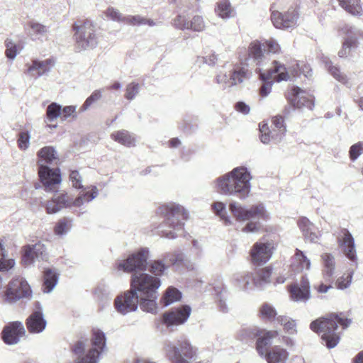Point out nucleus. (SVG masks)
Here are the masks:
<instances>
[{"instance_id":"obj_1","label":"nucleus","mask_w":363,"mask_h":363,"mask_svg":"<svg viewBox=\"0 0 363 363\" xmlns=\"http://www.w3.org/2000/svg\"><path fill=\"white\" fill-rule=\"evenodd\" d=\"M252 179L250 170L245 166H239L218 177L215 180V184L220 194L244 201L250 194Z\"/></svg>"},{"instance_id":"obj_2","label":"nucleus","mask_w":363,"mask_h":363,"mask_svg":"<svg viewBox=\"0 0 363 363\" xmlns=\"http://www.w3.org/2000/svg\"><path fill=\"white\" fill-rule=\"evenodd\" d=\"M157 213L164 218L163 222L158 226V233L160 236L175 239L179 233H182L184 221L189 218V213L180 204L169 203L158 208Z\"/></svg>"},{"instance_id":"obj_3","label":"nucleus","mask_w":363,"mask_h":363,"mask_svg":"<svg viewBox=\"0 0 363 363\" xmlns=\"http://www.w3.org/2000/svg\"><path fill=\"white\" fill-rule=\"evenodd\" d=\"M351 323L352 320L350 318H342L337 313H330L312 321L310 328L313 332L321 334V338L325 342L326 347L332 349L340 340V334L337 332V325L340 324L342 329H346Z\"/></svg>"},{"instance_id":"obj_4","label":"nucleus","mask_w":363,"mask_h":363,"mask_svg":"<svg viewBox=\"0 0 363 363\" xmlns=\"http://www.w3.org/2000/svg\"><path fill=\"white\" fill-rule=\"evenodd\" d=\"M134 286H137L139 292L140 308L143 311L156 313L157 309V290L161 286L160 278L152 277L149 274H141L139 278H135Z\"/></svg>"},{"instance_id":"obj_5","label":"nucleus","mask_w":363,"mask_h":363,"mask_svg":"<svg viewBox=\"0 0 363 363\" xmlns=\"http://www.w3.org/2000/svg\"><path fill=\"white\" fill-rule=\"evenodd\" d=\"M98 195L99 191L95 186L91 187V192L80 193L74 199L71 198L67 193L55 194L52 199L45 204L46 212L48 214H53L63 208L80 207L84 203H89L94 200Z\"/></svg>"},{"instance_id":"obj_6","label":"nucleus","mask_w":363,"mask_h":363,"mask_svg":"<svg viewBox=\"0 0 363 363\" xmlns=\"http://www.w3.org/2000/svg\"><path fill=\"white\" fill-rule=\"evenodd\" d=\"M150 257V250L147 247H140L129 254L126 258L118 260L116 268L119 271L132 273L131 278L134 275L146 274L147 268V259Z\"/></svg>"},{"instance_id":"obj_7","label":"nucleus","mask_w":363,"mask_h":363,"mask_svg":"<svg viewBox=\"0 0 363 363\" xmlns=\"http://www.w3.org/2000/svg\"><path fill=\"white\" fill-rule=\"evenodd\" d=\"M33 297V291L26 279L22 277L12 279L1 293L2 301L7 304H14L20 300L29 301Z\"/></svg>"},{"instance_id":"obj_8","label":"nucleus","mask_w":363,"mask_h":363,"mask_svg":"<svg viewBox=\"0 0 363 363\" xmlns=\"http://www.w3.org/2000/svg\"><path fill=\"white\" fill-rule=\"evenodd\" d=\"M273 66L269 69H264L257 67L256 71L259 73L260 79L263 82L259 89V94L262 96H267L272 91L273 82L288 81L290 79L286 68L284 65L274 60Z\"/></svg>"},{"instance_id":"obj_9","label":"nucleus","mask_w":363,"mask_h":363,"mask_svg":"<svg viewBox=\"0 0 363 363\" xmlns=\"http://www.w3.org/2000/svg\"><path fill=\"white\" fill-rule=\"evenodd\" d=\"M73 29L74 30L75 48L78 51L93 49L96 47L99 43V35L91 21L86 20L80 25L74 23Z\"/></svg>"},{"instance_id":"obj_10","label":"nucleus","mask_w":363,"mask_h":363,"mask_svg":"<svg viewBox=\"0 0 363 363\" xmlns=\"http://www.w3.org/2000/svg\"><path fill=\"white\" fill-rule=\"evenodd\" d=\"M164 351L172 363H190L196 357L197 349L189 340H179L177 345L167 342Z\"/></svg>"},{"instance_id":"obj_11","label":"nucleus","mask_w":363,"mask_h":363,"mask_svg":"<svg viewBox=\"0 0 363 363\" xmlns=\"http://www.w3.org/2000/svg\"><path fill=\"white\" fill-rule=\"evenodd\" d=\"M141 275H134L130 280V289L118 295L114 300V306L117 312L122 315L135 311L139 304V292L137 286H134L135 278Z\"/></svg>"},{"instance_id":"obj_12","label":"nucleus","mask_w":363,"mask_h":363,"mask_svg":"<svg viewBox=\"0 0 363 363\" xmlns=\"http://www.w3.org/2000/svg\"><path fill=\"white\" fill-rule=\"evenodd\" d=\"M229 210L238 221H246L251 219L267 220L269 215L263 203L252 205L250 208L236 201H232L228 206Z\"/></svg>"},{"instance_id":"obj_13","label":"nucleus","mask_w":363,"mask_h":363,"mask_svg":"<svg viewBox=\"0 0 363 363\" xmlns=\"http://www.w3.org/2000/svg\"><path fill=\"white\" fill-rule=\"evenodd\" d=\"M191 313V308L188 305H182L172 308L164 312L162 315V322L168 328L183 325L186 322Z\"/></svg>"},{"instance_id":"obj_14","label":"nucleus","mask_w":363,"mask_h":363,"mask_svg":"<svg viewBox=\"0 0 363 363\" xmlns=\"http://www.w3.org/2000/svg\"><path fill=\"white\" fill-rule=\"evenodd\" d=\"M92 347L85 356L79 358L77 363H97L100 354L106 347L105 333L101 330L94 331L91 339Z\"/></svg>"},{"instance_id":"obj_15","label":"nucleus","mask_w":363,"mask_h":363,"mask_svg":"<svg viewBox=\"0 0 363 363\" xmlns=\"http://www.w3.org/2000/svg\"><path fill=\"white\" fill-rule=\"evenodd\" d=\"M247 72L245 67L236 66L228 74H217L215 80L217 84H223V89L232 87L242 84L247 79Z\"/></svg>"},{"instance_id":"obj_16","label":"nucleus","mask_w":363,"mask_h":363,"mask_svg":"<svg viewBox=\"0 0 363 363\" xmlns=\"http://www.w3.org/2000/svg\"><path fill=\"white\" fill-rule=\"evenodd\" d=\"M291 105L296 108H307L312 110L314 107V97L306 90L298 86H294L287 95Z\"/></svg>"},{"instance_id":"obj_17","label":"nucleus","mask_w":363,"mask_h":363,"mask_svg":"<svg viewBox=\"0 0 363 363\" xmlns=\"http://www.w3.org/2000/svg\"><path fill=\"white\" fill-rule=\"evenodd\" d=\"M346 37L342 48L338 52L340 57H347L352 50L358 46V38H363V31L354 26H346L345 28Z\"/></svg>"},{"instance_id":"obj_18","label":"nucleus","mask_w":363,"mask_h":363,"mask_svg":"<svg viewBox=\"0 0 363 363\" xmlns=\"http://www.w3.org/2000/svg\"><path fill=\"white\" fill-rule=\"evenodd\" d=\"M298 18V11L294 9H289L286 13L273 11L271 15V20L274 26L279 29H288L294 28L297 24Z\"/></svg>"},{"instance_id":"obj_19","label":"nucleus","mask_w":363,"mask_h":363,"mask_svg":"<svg viewBox=\"0 0 363 363\" xmlns=\"http://www.w3.org/2000/svg\"><path fill=\"white\" fill-rule=\"evenodd\" d=\"M25 328L20 321H15L6 325L1 333V337L5 344L13 345L17 344L21 337L25 335Z\"/></svg>"},{"instance_id":"obj_20","label":"nucleus","mask_w":363,"mask_h":363,"mask_svg":"<svg viewBox=\"0 0 363 363\" xmlns=\"http://www.w3.org/2000/svg\"><path fill=\"white\" fill-rule=\"evenodd\" d=\"M38 174L46 191H54L55 186L61 182V174L58 168L52 169L48 166L38 167Z\"/></svg>"},{"instance_id":"obj_21","label":"nucleus","mask_w":363,"mask_h":363,"mask_svg":"<svg viewBox=\"0 0 363 363\" xmlns=\"http://www.w3.org/2000/svg\"><path fill=\"white\" fill-rule=\"evenodd\" d=\"M46 258V248L40 242L23 247V262L24 264L30 265L35 260H44Z\"/></svg>"},{"instance_id":"obj_22","label":"nucleus","mask_w":363,"mask_h":363,"mask_svg":"<svg viewBox=\"0 0 363 363\" xmlns=\"http://www.w3.org/2000/svg\"><path fill=\"white\" fill-rule=\"evenodd\" d=\"M272 246L270 243L256 242L251 252V258L253 264L262 265L267 262L272 257Z\"/></svg>"},{"instance_id":"obj_23","label":"nucleus","mask_w":363,"mask_h":363,"mask_svg":"<svg viewBox=\"0 0 363 363\" xmlns=\"http://www.w3.org/2000/svg\"><path fill=\"white\" fill-rule=\"evenodd\" d=\"M290 296L293 301L306 302L311 298L310 284L306 276L302 277L300 284H294L289 289Z\"/></svg>"},{"instance_id":"obj_24","label":"nucleus","mask_w":363,"mask_h":363,"mask_svg":"<svg viewBox=\"0 0 363 363\" xmlns=\"http://www.w3.org/2000/svg\"><path fill=\"white\" fill-rule=\"evenodd\" d=\"M342 233L343 237L342 240H339V245L342 247L345 255L357 265V256L354 238L347 229L342 230Z\"/></svg>"},{"instance_id":"obj_25","label":"nucleus","mask_w":363,"mask_h":363,"mask_svg":"<svg viewBox=\"0 0 363 363\" xmlns=\"http://www.w3.org/2000/svg\"><path fill=\"white\" fill-rule=\"evenodd\" d=\"M55 65L52 59L45 60H34L32 65L28 66L27 72L35 79L39 78L43 74H48Z\"/></svg>"},{"instance_id":"obj_26","label":"nucleus","mask_w":363,"mask_h":363,"mask_svg":"<svg viewBox=\"0 0 363 363\" xmlns=\"http://www.w3.org/2000/svg\"><path fill=\"white\" fill-rule=\"evenodd\" d=\"M47 325V321L43 313L33 311L26 320L28 330L31 333H40L43 332Z\"/></svg>"},{"instance_id":"obj_27","label":"nucleus","mask_w":363,"mask_h":363,"mask_svg":"<svg viewBox=\"0 0 363 363\" xmlns=\"http://www.w3.org/2000/svg\"><path fill=\"white\" fill-rule=\"evenodd\" d=\"M278 335L277 330H262V333L257 337L256 342V350L261 357L268 352V347L272 345V340Z\"/></svg>"},{"instance_id":"obj_28","label":"nucleus","mask_w":363,"mask_h":363,"mask_svg":"<svg viewBox=\"0 0 363 363\" xmlns=\"http://www.w3.org/2000/svg\"><path fill=\"white\" fill-rule=\"evenodd\" d=\"M262 45L260 42L256 40L252 42L248 48V57L246 59V64L249 65L250 61H252L256 65L260 66L265 60L266 55L262 49Z\"/></svg>"},{"instance_id":"obj_29","label":"nucleus","mask_w":363,"mask_h":363,"mask_svg":"<svg viewBox=\"0 0 363 363\" xmlns=\"http://www.w3.org/2000/svg\"><path fill=\"white\" fill-rule=\"evenodd\" d=\"M59 280V274L55 269L45 268L43 271V291L50 293L56 286Z\"/></svg>"},{"instance_id":"obj_30","label":"nucleus","mask_w":363,"mask_h":363,"mask_svg":"<svg viewBox=\"0 0 363 363\" xmlns=\"http://www.w3.org/2000/svg\"><path fill=\"white\" fill-rule=\"evenodd\" d=\"M38 157V167L47 166L46 164H52V162L58 160L57 152L52 146H45L37 153Z\"/></svg>"},{"instance_id":"obj_31","label":"nucleus","mask_w":363,"mask_h":363,"mask_svg":"<svg viewBox=\"0 0 363 363\" xmlns=\"http://www.w3.org/2000/svg\"><path fill=\"white\" fill-rule=\"evenodd\" d=\"M298 226L306 240L312 242L318 241L319 232L316 230L314 225L307 218L303 217L300 218Z\"/></svg>"},{"instance_id":"obj_32","label":"nucleus","mask_w":363,"mask_h":363,"mask_svg":"<svg viewBox=\"0 0 363 363\" xmlns=\"http://www.w3.org/2000/svg\"><path fill=\"white\" fill-rule=\"evenodd\" d=\"M268 363H285L289 357L288 352L279 346L274 347L264 356Z\"/></svg>"},{"instance_id":"obj_33","label":"nucleus","mask_w":363,"mask_h":363,"mask_svg":"<svg viewBox=\"0 0 363 363\" xmlns=\"http://www.w3.org/2000/svg\"><path fill=\"white\" fill-rule=\"evenodd\" d=\"M272 269L269 267L259 269L254 274V286L255 288L262 289L267 284L270 283Z\"/></svg>"},{"instance_id":"obj_34","label":"nucleus","mask_w":363,"mask_h":363,"mask_svg":"<svg viewBox=\"0 0 363 363\" xmlns=\"http://www.w3.org/2000/svg\"><path fill=\"white\" fill-rule=\"evenodd\" d=\"M111 138L114 141L127 147H131L135 145V137L126 130L114 132L111 135Z\"/></svg>"},{"instance_id":"obj_35","label":"nucleus","mask_w":363,"mask_h":363,"mask_svg":"<svg viewBox=\"0 0 363 363\" xmlns=\"http://www.w3.org/2000/svg\"><path fill=\"white\" fill-rule=\"evenodd\" d=\"M234 280L238 287L243 290L251 289L254 286V274L242 272L235 274Z\"/></svg>"},{"instance_id":"obj_36","label":"nucleus","mask_w":363,"mask_h":363,"mask_svg":"<svg viewBox=\"0 0 363 363\" xmlns=\"http://www.w3.org/2000/svg\"><path fill=\"white\" fill-rule=\"evenodd\" d=\"M262 333V330L257 326H249L242 328L238 333V339L245 342L253 341Z\"/></svg>"},{"instance_id":"obj_37","label":"nucleus","mask_w":363,"mask_h":363,"mask_svg":"<svg viewBox=\"0 0 363 363\" xmlns=\"http://www.w3.org/2000/svg\"><path fill=\"white\" fill-rule=\"evenodd\" d=\"M322 61L325 64L330 74L338 82L348 86L347 76L342 73L337 67L333 66L331 60L326 56H323Z\"/></svg>"},{"instance_id":"obj_38","label":"nucleus","mask_w":363,"mask_h":363,"mask_svg":"<svg viewBox=\"0 0 363 363\" xmlns=\"http://www.w3.org/2000/svg\"><path fill=\"white\" fill-rule=\"evenodd\" d=\"M211 208L225 225L229 226L233 224V221L226 211L225 203L221 201H215L211 204Z\"/></svg>"},{"instance_id":"obj_39","label":"nucleus","mask_w":363,"mask_h":363,"mask_svg":"<svg viewBox=\"0 0 363 363\" xmlns=\"http://www.w3.org/2000/svg\"><path fill=\"white\" fill-rule=\"evenodd\" d=\"M295 265H297L296 269L297 271H303L304 269L308 270L311 268L310 259L301 250L298 249H296V253L293 257V262L291 263L292 267H294Z\"/></svg>"},{"instance_id":"obj_40","label":"nucleus","mask_w":363,"mask_h":363,"mask_svg":"<svg viewBox=\"0 0 363 363\" xmlns=\"http://www.w3.org/2000/svg\"><path fill=\"white\" fill-rule=\"evenodd\" d=\"M166 259H155L147 262L148 271L153 274L155 277L160 278L159 277L164 274L165 271L168 269V266L165 264Z\"/></svg>"},{"instance_id":"obj_41","label":"nucleus","mask_w":363,"mask_h":363,"mask_svg":"<svg viewBox=\"0 0 363 363\" xmlns=\"http://www.w3.org/2000/svg\"><path fill=\"white\" fill-rule=\"evenodd\" d=\"M215 12L221 18L228 19L233 16V10L228 0H223L217 3Z\"/></svg>"},{"instance_id":"obj_42","label":"nucleus","mask_w":363,"mask_h":363,"mask_svg":"<svg viewBox=\"0 0 363 363\" xmlns=\"http://www.w3.org/2000/svg\"><path fill=\"white\" fill-rule=\"evenodd\" d=\"M123 22L133 26L148 25L149 26L152 27L156 25L153 20L145 18L140 15L127 16L123 18Z\"/></svg>"},{"instance_id":"obj_43","label":"nucleus","mask_w":363,"mask_h":363,"mask_svg":"<svg viewBox=\"0 0 363 363\" xmlns=\"http://www.w3.org/2000/svg\"><path fill=\"white\" fill-rule=\"evenodd\" d=\"M182 298V293L174 287H169L161 299L164 306H168L175 301H179Z\"/></svg>"},{"instance_id":"obj_44","label":"nucleus","mask_w":363,"mask_h":363,"mask_svg":"<svg viewBox=\"0 0 363 363\" xmlns=\"http://www.w3.org/2000/svg\"><path fill=\"white\" fill-rule=\"evenodd\" d=\"M340 6L343 8L346 11L353 16H359L362 14V9L360 4H358L357 0H337Z\"/></svg>"},{"instance_id":"obj_45","label":"nucleus","mask_w":363,"mask_h":363,"mask_svg":"<svg viewBox=\"0 0 363 363\" xmlns=\"http://www.w3.org/2000/svg\"><path fill=\"white\" fill-rule=\"evenodd\" d=\"M259 313L262 319L269 321L275 320L277 315L274 307L268 303H264L261 305Z\"/></svg>"},{"instance_id":"obj_46","label":"nucleus","mask_w":363,"mask_h":363,"mask_svg":"<svg viewBox=\"0 0 363 363\" xmlns=\"http://www.w3.org/2000/svg\"><path fill=\"white\" fill-rule=\"evenodd\" d=\"M277 322L284 327V330L289 334L296 333V321L285 315H279L276 318Z\"/></svg>"},{"instance_id":"obj_47","label":"nucleus","mask_w":363,"mask_h":363,"mask_svg":"<svg viewBox=\"0 0 363 363\" xmlns=\"http://www.w3.org/2000/svg\"><path fill=\"white\" fill-rule=\"evenodd\" d=\"M61 115V105L57 103H51L46 109V118L45 122L46 123L52 122L56 120Z\"/></svg>"},{"instance_id":"obj_48","label":"nucleus","mask_w":363,"mask_h":363,"mask_svg":"<svg viewBox=\"0 0 363 363\" xmlns=\"http://www.w3.org/2000/svg\"><path fill=\"white\" fill-rule=\"evenodd\" d=\"M324 263V274L327 277H332L335 272V258L331 254H323L321 256Z\"/></svg>"},{"instance_id":"obj_49","label":"nucleus","mask_w":363,"mask_h":363,"mask_svg":"<svg viewBox=\"0 0 363 363\" xmlns=\"http://www.w3.org/2000/svg\"><path fill=\"white\" fill-rule=\"evenodd\" d=\"M72 219L63 218L58 220L55 226V233L57 235L67 234L72 227Z\"/></svg>"},{"instance_id":"obj_50","label":"nucleus","mask_w":363,"mask_h":363,"mask_svg":"<svg viewBox=\"0 0 363 363\" xmlns=\"http://www.w3.org/2000/svg\"><path fill=\"white\" fill-rule=\"evenodd\" d=\"M6 257L5 249L0 242V272H7L15 265L13 259H6Z\"/></svg>"},{"instance_id":"obj_51","label":"nucleus","mask_w":363,"mask_h":363,"mask_svg":"<svg viewBox=\"0 0 363 363\" xmlns=\"http://www.w3.org/2000/svg\"><path fill=\"white\" fill-rule=\"evenodd\" d=\"M186 30H192L196 32L203 31L205 28V23L202 16H194L191 21L186 23Z\"/></svg>"},{"instance_id":"obj_52","label":"nucleus","mask_w":363,"mask_h":363,"mask_svg":"<svg viewBox=\"0 0 363 363\" xmlns=\"http://www.w3.org/2000/svg\"><path fill=\"white\" fill-rule=\"evenodd\" d=\"M94 294L101 299H108L112 294V290L108 284L102 281L96 287Z\"/></svg>"},{"instance_id":"obj_53","label":"nucleus","mask_w":363,"mask_h":363,"mask_svg":"<svg viewBox=\"0 0 363 363\" xmlns=\"http://www.w3.org/2000/svg\"><path fill=\"white\" fill-rule=\"evenodd\" d=\"M30 28L33 34L38 38L45 36L48 32V29L45 26L33 21L30 22Z\"/></svg>"},{"instance_id":"obj_54","label":"nucleus","mask_w":363,"mask_h":363,"mask_svg":"<svg viewBox=\"0 0 363 363\" xmlns=\"http://www.w3.org/2000/svg\"><path fill=\"white\" fill-rule=\"evenodd\" d=\"M140 91V85L136 82H131L126 86L125 98L128 101L133 100Z\"/></svg>"},{"instance_id":"obj_55","label":"nucleus","mask_w":363,"mask_h":363,"mask_svg":"<svg viewBox=\"0 0 363 363\" xmlns=\"http://www.w3.org/2000/svg\"><path fill=\"white\" fill-rule=\"evenodd\" d=\"M102 96L101 90H95L92 94L86 99L84 103L81 106V111H84L94 102L99 100Z\"/></svg>"},{"instance_id":"obj_56","label":"nucleus","mask_w":363,"mask_h":363,"mask_svg":"<svg viewBox=\"0 0 363 363\" xmlns=\"http://www.w3.org/2000/svg\"><path fill=\"white\" fill-rule=\"evenodd\" d=\"M363 153V143L358 142L352 145L349 150L350 159L355 161Z\"/></svg>"},{"instance_id":"obj_57","label":"nucleus","mask_w":363,"mask_h":363,"mask_svg":"<svg viewBox=\"0 0 363 363\" xmlns=\"http://www.w3.org/2000/svg\"><path fill=\"white\" fill-rule=\"evenodd\" d=\"M5 45L6 48L5 51L6 56L9 59L13 60L18 54L16 43L13 40L7 39L5 41Z\"/></svg>"},{"instance_id":"obj_58","label":"nucleus","mask_w":363,"mask_h":363,"mask_svg":"<svg viewBox=\"0 0 363 363\" xmlns=\"http://www.w3.org/2000/svg\"><path fill=\"white\" fill-rule=\"evenodd\" d=\"M272 123L279 131V140H281L286 133L284 118L281 116H277L272 118Z\"/></svg>"},{"instance_id":"obj_59","label":"nucleus","mask_w":363,"mask_h":363,"mask_svg":"<svg viewBox=\"0 0 363 363\" xmlns=\"http://www.w3.org/2000/svg\"><path fill=\"white\" fill-rule=\"evenodd\" d=\"M69 179L72 182V185L74 188L78 189H86L82 185V178L77 170H73L70 172Z\"/></svg>"},{"instance_id":"obj_60","label":"nucleus","mask_w":363,"mask_h":363,"mask_svg":"<svg viewBox=\"0 0 363 363\" xmlns=\"http://www.w3.org/2000/svg\"><path fill=\"white\" fill-rule=\"evenodd\" d=\"M30 134L28 131H22L18 134V145L20 149L26 150L30 145Z\"/></svg>"},{"instance_id":"obj_61","label":"nucleus","mask_w":363,"mask_h":363,"mask_svg":"<svg viewBox=\"0 0 363 363\" xmlns=\"http://www.w3.org/2000/svg\"><path fill=\"white\" fill-rule=\"evenodd\" d=\"M354 272L351 271L346 278H344L343 277L338 279L336 281V285L337 289H345L349 287L352 282V276H353Z\"/></svg>"},{"instance_id":"obj_62","label":"nucleus","mask_w":363,"mask_h":363,"mask_svg":"<svg viewBox=\"0 0 363 363\" xmlns=\"http://www.w3.org/2000/svg\"><path fill=\"white\" fill-rule=\"evenodd\" d=\"M264 48H267L269 53L276 54L280 51V46L274 39H269L262 44Z\"/></svg>"},{"instance_id":"obj_63","label":"nucleus","mask_w":363,"mask_h":363,"mask_svg":"<svg viewBox=\"0 0 363 363\" xmlns=\"http://www.w3.org/2000/svg\"><path fill=\"white\" fill-rule=\"evenodd\" d=\"M77 107L75 106H67L63 108H61L62 118L66 120L69 116H72L74 118H77L76 112Z\"/></svg>"},{"instance_id":"obj_64","label":"nucleus","mask_w":363,"mask_h":363,"mask_svg":"<svg viewBox=\"0 0 363 363\" xmlns=\"http://www.w3.org/2000/svg\"><path fill=\"white\" fill-rule=\"evenodd\" d=\"M164 259L169 260L172 264H175L179 262H182L184 260V255L182 253L175 254H165L164 255Z\"/></svg>"}]
</instances>
